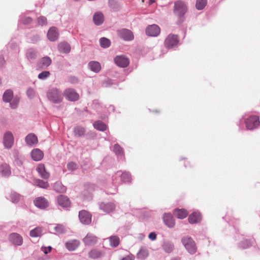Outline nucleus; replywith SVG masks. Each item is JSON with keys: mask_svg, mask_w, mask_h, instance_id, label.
Wrapping results in <instances>:
<instances>
[{"mask_svg": "<svg viewBox=\"0 0 260 260\" xmlns=\"http://www.w3.org/2000/svg\"><path fill=\"white\" fill-rule=\"evenodd\" d=\"M104 17L101 12H96L93 17V20L95 24L99 25L101 24L104 21Z\"/></svg>", "mask_w": 260, "mask_h": 260, "instance_id": "26", "label": "nucleus"}, {"mask_svg": "<svg viewBox=\"0 0 260 260\" xmlns=\"http://www.w3.org/2000/svg\"><path fill=\"white\" fill-rule=\"evenodd\" d=\"M27 94L29 98H32L35 94V91L32 89H28L27 91Z\"/></svg>", "mask_w": 260, "mask_h": 260, "instance_id": "52", "label": "nucleus"}, {"mask_svg": "<svg viewBox=\"0 0 260 260\" xmlns=\"http://www.w3.org/2000/svg\"><path fill=\"white\" fill-rule=\"evenodd\" d=\"M163 220L165 224L169 228H173L175 225V220L173 216L170 213L164 214Z\"/></svg>", "mask_w": 260, "mask_h": 260, "instance_id": "16", "label": "nucleus"}, {"mask_svg": "<svg viewBox=\"0 0 260 260\" xmlns=\"http://www.w3.org/2000/svg\"><path fill=\"white\" fill-rule=\"evenodd\" d=\"M116 64L120 68H125L129 64V59L125 55H117L114 58Z\"/></svg>", "mask_w": 260, "mask_h": 260, "instance_id": "7", "label": "nucleus"}, {"mask_svg": "<svg viewBox=\"0 0 260 260\" xmlns=\"http://www.w3.org/2000/svg\"><path fill=\"white\" fill-rule=\"evenodd\" d=\"M259 117L257 116H252L245 120V124L247 129H253L259 124Z\"/></svg>", "mask_w": 260, "mask_h": 260, "instance_id": "5", "label": "nucleus"}, {"mask_svg": "<svg viewBox=\"0 0 260 260\" xmlns=\"http://www.w3.org/2000/svg\"><path fill=\"white\" fill-rule=\"evenodd\" d=\"M25 141L28 145L37 144L38 142L37 137L33 134H29L25 138Z\"/></svg>", "mask_w": 260, "mask_h": 260, "instance_id": "25", "label": "nucleus"}, {"mask_svg": "<svg viewBox=\"0 0 260 260\" xmlns=\"http://www.w3.org/2000/svg\"><path fill=\"white\" fill-rule=\"evenodd\" d=\"M121 260H134L133 257L131 256H127L123 258Z\"/></svg>", "mask_w": 260, "mask_h": 260, "instance_id": "55", "label": "nucleus"}, {"mask_svg": "<svg viewBox=\"0 0 260 260\" xmlns=\"http://www.w3.org/2000/svg\"><path fill=\"white\" fill-rule=\"evenodd\" d=\"M0 173L3 176L8 177L11 174L10 166L7 164H3L0 165Z\"/></svg>", "mask_w": 260, "mask_h": 260, "instance_id": "22", "label": "nucleus"}, {"mask_svg": "<svg viewBox=\"0 0 260 260\" xmlns=\"http://www.w3.org/2000/svg\"><path fill=\"white\" fill-rule=\"evenodd\" d=\"M181 242L185 249L190 254H194L197 251V247L194 241L190 237H184Z\"/></svg>", "mask_w": 260, "mask_h": 260, "instance_id": "1", "label": "nucleus"}, {"mask_svg": "<svg viewBox=\"0 0 260 260\" xmlns=\"http://www.w3.org/2000/svg\"><path fill=\"white\" fill-rule=\"evenodd\" d=\"M83 242L86 245H93L97 242V238L91 234H88L83 239Z\"/></svg>", "mask_w": 260, "mask_h": 260, "instance_id": "18", "label": "nucleus"}, {"mask_svg": "<svg viewBox=\"0 0 260 260\" xmlns=\"http://www.w3.org/2000/svg\"><path fill=\"white\" fill-rule=\"evenodd\" d=\"M36 170L42 178L47 180L50 177V173L47 171L44 164H39L37 167Z\"/></svg>", "mask_w": 260, "mask_h": 260, "instance_id": "12", "label": "nucleus"}, {"mask_svg": "<svg viewBox=\"0 0 260 260\" xmlns=\"http://www.w3.org/2000/svg\"><path fill=\"white\" fill-rule=\"evenodd\" d=\"M149 253L147 249H141L138 253V257L141 259H145L148 256Z\"/></svg>", "mask_w": 260, "mask_h": 260, "instance_id": "35", "label": "nucleus"}, {"mask_svg": "<svg viewBox=\"0 0 260 260\" xmlns=\"http://www.w3.org/2000/svg\"><path fill=\"white\" fill-rule=\"evenodd\" d=\"M35 205L40 209H45L49 206V202L43 197L37 198L34 201Z\"/></svg>", "mask_w": 260, "mask_h": 260, "instance_id": "13", "label": "nucleus"}, {"mask_svg": "<svg viewBox=\"0 0 260 260\" xmlns=\"http://www.w3.org/2000/svg\"><path fill=\"white\" fill-rule=\"evenodd\" d=\"M178 36L174 34L169 35L164 41V45L168 49L176 47L179 43Z\"/></svg>", "mask_w": 260, "mask_h": 260, "instance_id": "2", "label": "nucleus"}, {"mask_svg": "<svg viewBox=\"0 0 260 260\" xmlns=\"http://www.w3.org/2000/svg\"><path fill=\"white\" fill-rule=\"evenodd\" d=\"M38 23L39 25H43L47 23V19L44 16H41L38 18Z\"/></svg>", "mask_w": 260, "mask_h": 260, "instance_id": "47", "label": "nucleus"}, {"mask_svg": "<svg viewBox=\"0 0 260 260\" xmlns=\"http://www.w3.org/2000/svg\"><path fill=\"white\" fill-rule=\"evenodd\" d=\"M35 184L38 187L42 188L44 189H47L49 187V185L48 182L44 181L41 179H36L35 181Z\"/></svg>", "mask_w": 260, "mask_h": 260, "instance_id": "32", "label": "nucleus"}, {"mask_svg": "<svg viewBox=\"0 0 260 260\" xmlns=\"http://www.w3.org/2000/svg\"><path fill=\"white\" fill-rule=\"evenodd\" d=\"M153 3H154V0H150L149 2L150 5L153 4Z\"/></svg>", "mask_w": 260, "mask_h": 260, "instance_id": "57", "label": "nucleus"}, {"mask_svg": "<svg viewBox=\"0 0 260 260\" xmlns=\"http://www.w3.org/2000/svg\"><path fill=\"white\" fill-rule=\"evenodd\" d=\"M172 260H179V259H177V258H174V259H172Z\"/></svg>", "mask_w": 260, "mask_h": 260, "instance_id": "58", "label": "nucleus"}, {"mask_svg": "<svg viewBox=\"0 0 260 260\" xmlns=\"http://www.w3.org/2000/svg\"><path fill=\"white\" fill-rule=\"evenodd\" d=\"M160 29L156 24L149 25L146 29V34L149 36H157L160 34Z\"/></svg>", "mask_w": 260, "mask_h": 260, "instance_id": "11", "label": "nucleus"}, {"mask_svg": "<svg viewBox=\"0 0 260 260\" xmlns=\"http://www.w3.org/2000/svg\"><path fill=\"white\" fill-rule=\"evenodd\" d=\"M52 249V248L51 246H49L48 248V251H45L44 252L47 254L48 253V252H50L51 250Z\"/></svg>", "mask_w": 260, "mask_h": 260, "instance_id": "56", "label": "nucleus"}, {"mask_svg": "<svg viewBox=\"0 0 260 260\" xmlns=\"http://www.w3.org/2000/svg\"><path fill=\"white\" fill-rule=\"evenodd\" d=\"M54 189L58 192H63L66 191V188L62 186L60 183H56L54 186Z\"/></svg>", "mask_w": 260, "mask_h": 260, "instance_id": "45", "label": "nucleus"}, {"mask_svg": "<svg viewBox=\"0 0 260 260\" xmlns=\"http://www.w3.org/2000/svg\"><path fill=\"white\" fill-rule=\"evenodd\" d=\"M31 157L35 161H39L42 159L43 152L39 149H35L31 151Z\"/></svg>", "mask_w": 260, "mask_h": 260, "instance_id": "23", "label": "nucleus"}, {"mask_svg": "<svg viewBox=\"0 0 260 260\" xmlns=\"http://www.w3.org/2000/svg\"><path fill=\"white\" fill-rule=\"evenodd\" d=\"M63 95L66 99L70 101H76L79 99V94L72 88L66 89L63 92Z\"/></svg>", "mask_w": 260, "mask_h": 260, "instance_id": "6", "label": "nucleus"}, {"mask_svg": "<svg viewBox=\"0 0 260 260\" xmlns=\"http://www.w3.org/2000/svg\"><path fill=\"white\" fill-rule=\"evenodd\" d=\"M89 257L92 259H97L101 257L102 255V252L98 249H93L88 253Z\"/></svg>", "mask_w": 260, "mask_h": 260, "instance_id": "28", "label": "nucleus"}, {"mask_svg": "<svg viewBox=\"0 0 260 260\" xmlns=\"http://www.w3.org/2000/svg\"><path fill=\"white\" fill-rule=\"evenodd\" d=\"M88 67L90 70L95 73L100 72L101 69V64L95 61H90L88 63Z\"/></svg>", "mask_w": 260, "mask_h": 260, "instance_id": "27", "label": "nucleus"}, {"mask_svg": "<svg viewBox=\"0 0 260 260\" xmlns=\"http://www.w3.org/2000/svg\"><path fill=\"white\" fill-rule=\"evenodd\" d=\"M93 125L95 128L101 131H105L107 128V125L101 121H95Z\"/></svg>", "mask_w": 260, "mask_h": 260, "instance_id": "31", "label": "nucleus"}, {"mask_svg": "<svg viewBox=\"0 0 260 260\" xmlns=\"http://www.w3.org/2000/svg\"><path fill=\"white\" fill-rule=\"evenodd\" d=\"M3 142L6 148L10 149L12 147L14 144V137L10 132H7L4 134Z\"/></svg>", "mask_w": 260, "mask_h": 260, "instance_id": "8", "label": "nucleus"}, {"mask_svg": "<svg viewBox=\"0 0 260 260\" xmlns=\"http://www.w3.org/2000/svg\"><path fill=\"white\" fill-rule=\"evenodd\" d=\"M51 63V59L50 57L48 56L44 57L41 59V63L42 64V67H48Z\"/></svg>", "mask_w": 260, "mask_h": 260, "instance_id": "42", "label": "nucleus"}, {"mask_svg": "<svg viewBox=\"0 0 260 260\" xmlns=\"http://www.w3.org/2000/svg\"><path fill=\"white\" fill-rule=\"evenodd\" d=\"M50 75V73L48 71H44L38 75V78L40 79H45L47 78Z\"/></svg>", "mask_w": 260, "mask_h": 260, "instance_id": "46", "label": "nucleus"}, {"mask_svg": "<svg viewBox=\"0 0 260 260\" xmlns=\"http://www.w3.org/2000/svg\"><path fill=\"white\" fill-rule=\"evenodd\" d=\"M201 219V214L200 213L194 212L191 213L188 217V222L191 224L199 222Z\"/></svg>", "mask_w": 260, "mask_h": 260, "instance_id": "20", "label": "nucleus"}, {"mask_svg": "<svg viewBox=\"0 0 260 260\" xmlns=\"http://www.w3.org/2000/svg\"><path fill=\"white\" fill-rule=\"evenodd\" d=\"M174 215L179 219H184L188 215V212L184 209H176L173 212Z\"/></svg>", "mask_w": 260, "mask_h": 260, "instance_id": "21", "label": "nucleus"}, {"mask_svg": "<svg viewBox=\"0 0 260 260\" xmlns=\"http://www.w3.org/2000/svg\"><path fill=\"white\" fill-rule=\"evenodd\" d=\"M59 36L57 29L55 27H51L47 33V38L50 41H56Z\"/></svg>", "mask_w": 260, "mask_h": 260, "instance_id": "15", "label": "nucleus"}, {"mask_svg": "<svg viewBox=\"0 0 260 260\" xmlns=\"http://www.w3.org/2000/svg\"><path fill=\"white\" fill-rule=\"evenodd\" d=\"M110 245L113 247H116L119 244V239L117 236H113L110 238Z\"/></svg>", "mask_w": 260, "mask_h": 260, "instance_id": "38", "label": "nucleus"}, {"mask_svg": "<svg viewBox=\"0 0 260 260\" xmlns=\"http://www.w3.org/2000/svg\"><path fill=\"white\" fill-rule=\"evenodd\" d=\"M58 204L63 208H68L71 206V202L69 199L64 195H60L57 197Z\"/></svg>", "mask_w": 260, "mask_h": 260, "instance_id": "14", "label": "nucleus"}, {"mask_svg": "<svg viewBox=\"0 0 260 260\" xmlns=\"http://www.w3.org/2000/svg\"><path fill=\"white\" fill-rule=\"evenodd\" d=\"M9 239L14 244L21 245L23 243L22 237L17 233H12L10 235Z\"/></svg>", "mask_w": 260, "mask_h": 260, "instance_id": "17", "label": "nucleus"}, {"mask_svg": "<svg viewBox=\"0 0 260 260\" xmlns=\"http://www.w3.org/2000/svg\"><path fill=\"white\" fill-rule=\"evenodd\" d=\"M119 36L125 41H132L134 36L132 31L127 29H122L118 31Z\"/></svg>", "mask_w": 260, "mask_h": 260, "instance_id": "10", "label": "nucleus"}, {"mask_svg": "<svg viewBox=\"0 0 260 260\" xmlns=\"http://www.w3.org/2000/svg\"><path fill=\"white\" fill-rule=\"evenodd\" d=\"M122 181L125 183H129L131 181V176L129 173L124 172L121 174Z\"/></svg>", "mask_w": 260, "mask_h": 260, "instance_id": "36", "label": "nucleus"}, {"mask_svg": "<svg viewBox=\"0 0 260 260\" xmlns=\"http://www.w3.org/2000/svg\"><path fill=\"white\" fill-rule=\"evenodd\" d=\"M32 21V19L30 17H25L22 20V23L24 24H29Z\"/></svg>", "mask_w": 260, "mask_h": 260, "instance_id": "51", "label": "nucleus"}, {"mask_svg": "<svg viewBox=\"0 0 260 260\" xmlns=\"http://www.w3.org/2000/svg\"><path fill=\"white\" fill-rule=\"evenodd\" d=\"M100 208L104 211L110 213L113 211L115 209V205L113 203H102L100 205Z\"/></svg>", "mask_w": 260, "mask_h": 260, "instance_id": "24", "label": "nucleus"}, {"mask_svg": "<svg viewBox=\"0 0 260 260\" xmlns=\"http://www.w3.org/2000/svg\"><path fill=\"white\" fill-rule=\"evenodd\" d=\"M207 5V0H197L196 8L198 10H202Z\"/></svg>", "mask_w": 260, "mask_h": 260, "instance_id": "37", "label": "nucleus"}, {"mask_svg": "<svg viewBox=\"0 0 260 260\" xmlns=\"http://www.w3.org/2000/svg\"><path fill=\"white\" fill-rule=\"evenodd\" d=\"M101 46L103 48L108 47L110 45V41L109 39L105 38H102L100 39Z\"/></svg>", "mask_w": 260, "mask_h": 260, "instance_id": "41", "label": "nucleus"}, {"mask_svg": "<svg viewBox=\"0 0 260 260\" xmlns=\"http://www.w3.org/2000/svg\"><path fill=\"white\" fill-rule=\"evenodd\" d=\"M163 249L167 253L172 252L174 249L173 244L169 241H165L162 245Z\"/></svg>", "mask_w": 260, "mask_h": 260, "instance_id": "30", "label": "nucleus"}, {"mask_svg": "<svg viewBox=\"0 0 260 260\" xmlns=\"http://www.w3.org/2000/svg\"><path fill=\"white\" fill-rule=\"evenodd\" d=\"M11 199L13 202H17L20 199V196L17 193H13L11 195Z\"/></svg>", "mask_w": 260, "mask_h": 260, "instance_id": "48", "label": "nucleus"}, {"mask_svg": "<svg viewBox=\"0 0 260 260\" xmlns=\"http://www.w3.org/2000/svg\"><path fill=\"white\" fill-rule=\"evenodd\" d=\"M13 96V91L10 89L7 90L4 93L3 100L5 102H10Z\"/></svg>", "mask_w": 260, "mask_h": 260, "instance_id": "33", "label": "nucleus"}, {"mask_svg": "<svg viewBox=\"0 0 260 260\" xmlns=\"http://www.w3.org/2000/svg\"><path fill=\"white\" fill-rule=\"evenodd\" d=\"M42 230L41 228L37 227L30 232V236L31 237H38L42 235Z\"/></svg>", "mask_w": 260, "mask_h": 260, "instance_id": "34", "label": "nucleus"}, {"mask_svg": "<svg viewBox=\"0 0 260 260\" xmlns=\"http://www.w3.org/2000/svg\"><path fill=\"white\" fill-rule=\"evenodd\" d=\"M148 237L152 240H154L156 238V234L155 233L152 232L149 234Z\"/></svg>", "mask_w": 260, "mask_h": 260, "instance_id": "53", "label": "nucleus"}, {"mask_svg": "<svg viewBox=\"0 0 260 260\" xmlns=\"http://www.w3.org/2000/svg\"><path fill=\"white\" fill-rule=\"evenodd\" d=\"M113 151L118 155H120L123 153L122 148L117 144H115L113 147Z\"/></svg>", "mask_w": 260, "mask_h": 260, "instance_id": "43", "label": "nucleus"}, {"mask_svg": "<svg viewBox=\"0 0 260 260\" xmlns=\"http://www.w3.org/2000/svg\"><path fill=\"white\" fill-rule=\"evenodd\" d=\"M47 96L54 103H59L62 101L61 92L56 88L50 90L47 93Z\"/></svg>", "mask_w": 260, "mask_h": 260, "instance_id": "3", "label": "nucleus"}, {"mask_svg": "<svg viewBox=\"0 0 260 260\" xmlns=\"http://www.w3.org/2000/svg\"><path fill=\"white\" fill-rule=\"evenodd\" d=\"M174 11L177 16H183L187 11L186 6L183 2L178 1L175 3Z\"/></svg>", "mask_w": 260, "mask_h": 260, "instance_id": "4", "label": "nucleus"}, {"mask_svg": "<svg viewBox=\"0 0 260 260\" xmlns=\"http://www.w3.org/2000/svg\"><path fill=\"white\" fill-rule=\"evenodd\" d=\"M76 164L73 162H70L67 165L68 169L71 171L75 170L76 169Z\"/></svg>", "mask_w": 260, "mask_h": 260, "instance_id": "49", "label": "nucleus"}, {"mask_svg": "<svg viewBox=\"0 0 260 260\" xmlns=\"http://www.w3.org/2000/svg\"><path fill=\"white\" fill-rule=\"evenodd\" d=\"M26 56L28 59H35L37 56L36 52L34 49H30L27 51Z\"/></svg>", "mask_w": 260, "mask_h": 260, "instance_id": "40", "label": "nucleus"}, {"mask_svg": "<svg viewBox=\"0 0 260 260\" xmlns=\"http://www.w3.org/2000/svg\"><path fill=\"white\" fill-rule=\"evenodd\" d=\"M80 221L85 224H89L91 221V215L86 210H82L79 213Z\"/></svg>", "mask_w": 260, "mask_h": 260, "instance_id": "9", "label": "nucleus"}, {"mask_svg": "<svg viewBox=\"0 0 260 260\" xmlns=\"http://www.w3.org/2000/svg\"><path fill=\"white\" fill-rule=\"evenodd\" d=\"M75 132L79 136H82L84 134L85 130L83 128L78 127L75 128Z\"/></svg>", "mask_w": 260, "mask_h": 260, "instance_id": "50", "label": "nucleus"}, {"mask_svg": "<svg viewBox=\"0 0 260 260\" xmlns=\"http://www.w3.org/2000/svg\"><path fill=\"white\" fill-rule=\"evenodd\" d=\"M58 50L63 53H69L71 50L70 45L66 42L61 43L58 45Z\"/></svg>", "mask_w": 260, "mask_h": 260, "instance_id": "29", "label": "nucleus"}, {"mask_svg": "<svg viewBox=\"0 0 260 260\" xmlns=\"http://www.w3.org/2000/svg\"><path fill=\"white\" fill-rule=\"evenodd\" d=\"M80 241L77 240H73L66 243V248L70 251L75 250L80 245Z\"/></svg>", "mask_w": 260, "mask_h": 260, "instance_id": "19", "label": "nucleus"}, {"mask_svg": "<svg viewBox=\"0 0 260 260\" xmlns=\"http://www.w3.org/2000/svg\"><path fill=\"white\" fill-rule=\"evenodd\" d=\"M55 230L58 234H62L65 232L66 229L62 224H58L55 228Z\"/></svg>", "mask_w": 260, "mask_h": 260, "instance_id": "44", "label": "nucleus"}, {"mask_svg": "<svg viewBox=\"0 0 260 260\" xmlns=\"http://www.w3.org/2000/svg\"><path fill=\"white\" fill-rule=\"evenodd\" d=\"M18 101L17 100H13L12 103H10V105L12 108L14 109L16 108L17 105Z\"/></svg>", "mask_w": 260, "mask_h": 260, "instance_id": "54", "label": "nucleus"}, {"mask_svg": "<svg viewBox=\"0 0 260 260\" xmlns=\"http://www.w3.org/2000/svg\"><path fill=\"white\" fill-rule=\"evenodd\" d=\"M109 5L111 9L114 11H117L119 10V6L117 2L115 0H109Z\"/></svg>", "mask_w": 260, "mask_h": 260, "instance_id": "39", "label": "nucleus"}]
</instances>
